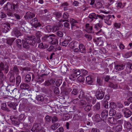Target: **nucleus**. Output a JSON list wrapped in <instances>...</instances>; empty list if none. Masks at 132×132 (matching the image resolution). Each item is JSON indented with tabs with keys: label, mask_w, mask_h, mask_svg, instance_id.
Here are the masks:
<instances>
[{
	"label": "nucleus",
	"mask_w": 132,
	"mask_h": 132,
	"mask_svg": "<svg viewBox=\"0 0 132 132\" xmlns=\"http://www.w3.org/2000/svg\"><path fill=\"white\" fill-rule=\"evenodd\" d=\"M122 111L124 113V117L126 118L130 117L132 114V112L127 108L123 109Z\"/></svg>",
	"instance_id": "1a4fd4ad"
},
{
	"label": "nucleus",
	"mask_w": 132,
	"mask_h": 132,
	"mask_svg": "<svg viewBox=\"0 0 132 132\" xmlns=\"http://www.w3.org/2000/svg\"><path fill=\"white\" fill-rule=\"evenodd\" d=\"M5 8L8 11L13 12L12 3L11 4L10 2H7L5 6Z\"/></svg>",
	"instance_id": "dca6fc26"
},
{
	"label": "nucleus",
	"mask_w": 132,
	"mask_h": 132,
	"mask_svg": "<svg viewBox=\"0 0 132 132\" xmlns=\"http://www.w3.org/2000/svg\"><path fill=\"white\" fill-rule=\"evenodd\" d=\"M36 98L38 101L42 102V103L44 102V98L43 96L41 95H37Z\"/></svg>",
	"instance_id": "cd10ccee"
},
{
	"label": "nucleus",
	"mask_w": 132,
	"mask_h": 132,
	"mask_svg": "<svg viewBox=\"0 0 132 132\" xmlns=\"http://www.w3.org/2000/svg\"><path fill=\"white\" fill-rule=\"evenodd\" d=\"M108 111L106 110H103L101 113V118L103 121L105 122L108 116Z\"/></svg>",
	"instance_id": "6e6552de"
},
{
	"label": "nucleus",
	"mask_w": 132,
	"mask_h": 132,
	"mask_svg": "<svg viewBox=\"0 0 132 132\" xmlns=\"http://www.w3.org/2000/svg\"><path fill=\"white\" fill-rule=\"evenodd\" d=\"M15 39V38H11L10 39H7L6 40V43L10 45H11Z\"/></svg>",
	"instance_id": "b1692460"
},
{
	"label": "nucleus",
	"mask_w": 132,
	"mask_h": 132,
	"mask_svg": "<svg viewBox=\"0 0 132 132\" xmlns=\"http://www.w3.org/2000/svg\"><path fill=\"white\" fill-rule=\"evenodd\" d=\"M43 42H47V35H45L42 38Z\"/></svg>",
	"instance_id": "13d9d810"
},
{
	"label": "nucleus",
	"mask_w": 132,
	"mask_h": 132,
	"mask_svg": "<svg viewBox=\"0 0 132 132\" xmlns=\"http://www.w3.org/2000/svg\"><path fill=\"white\" fill-rule=\"evenodd\" d=\"M78 93V90L76 89H74L71 92L72 94L75 95H77Z\"/></svg>",
	"instance_id": "bf43d9fd"
},
{
	"label": "nucleus",
	"mask_w": 132,
	"mask_h": 132,
	"mask_svg": "<svg viewBox=\"0 0 132 132\" xmlns=\"http://www.w3.org/2000/svg\"><path fill=\"white\" fill-rule=\"evenodd\" d=\"M69 17V14L67 12H65L64 13L63 15V18L64 19H68Z\"/></svg>",
	"instance_id": "e2e57ef3"
},
{
	"label": "nucleus",
	"mask_w": 132,
	"mask_h": 132,
	"mask_svg": "<svg viewBox=\"0 0 132 132\" xmlns=\"http://www.w3.org/2000/svg\"><path fill=\"white\" fill-rule=\"evenodd\" d=\"M41 129V127L40 124L35 123L34 124L31 130L33 132H38Z\"/></svg>",
	"instance_id": "0eeeda50"
},
{
	"label": "nucleus",
	"mask_w": 132,
	"mask_h": 132,
	"mask_svg": "<svg viewBox=\"0 0 132 132\" xmlns=\"http://www.w3.org/2000/svg\"><path fill=\"white\" fill-rule=\"evenodd\" d=\"M81 71L79 69H74L72 70L73 73L77 77L80 74Z\"/></svg>",
	"instance_id": "bb28decb"
},
{
	"label": "nucleus",
	"mask_w": 132,
	"mask_h": 132,
	"mask_svg": "<svg viewBox=\"0 0 132 132\" xmlns=\"http://www.w3.org/2000/svg\"><path fill=\"white\" fill-rule=\"evenodd\" d=\"M116 113V111L114 109H111L110 110L109 114L110 116H115Z\"/></svg>",
	"instance_id": "473e14b6"
},
{
	"label": "nucleus",
	"mask_w": 132,
	"mask_h": 132,
	"mask_svg": "<svg viewBox=\"0 0 132 132\" xmlns=\"http://www.w3.org/2000/svg\"><path fill=\"white\" fill-rule=\"evenodd\" d=\"M12 91V93L13 95L16 96L18 95L19 92V90L16 88H14Z\"/></svg>",
	"instance_id": "a19ab883"
},
{
	"label": "nucleus",
	"mask_w": 132,
	"mask_h": 132,
	"mask_svg": "<svg viewBox=\"0 0 132 132\" xmlns=\"http://www.w3.org/2000/svg\"><path fill=\"white\" fill-rule=\"evenodd\" d=\"M108 122L112 124H116L117 122L116 120L113 117L108 118Z\"/></svg>",
	"instance_id": "f3484780"
},
{
	"label": "nucleus",
	"mask_w": 132,
	"mask_h": 132,
	"mask_svg": "<svg viewBox=\"0 0 132 132\" xmlns=\"http://www.w3.org/2000/svg\"><path fill=\"white\" fill-rule=\"evenodd\" d=\"M14 127H9L7 128L6 130L7 132H13V129Z\"/></svg>",
	"instance_id": "338daca9"
},
{
	"label": "nucleus",
	"mask_w": 132,
	"mask_h": 132,
	"mask_svg": "<svg viewBox=\"0 0 132 132\" xmlns=\"http://www.w3.org/2000/svg\"><path fill=\"white\" fill-rule=\"evenodd\" d=\"M69 43L68 42L64 40V41L62 42H60V44L61 45L63 46H67Z\"/></svg>",
	"instance_id": "79ce46f5"
},
{
	"label": "nucleus",
	"mask_w": 132,
	"mask_h": 132,
	"mask_svg": "<svg viewBox=\"0 0 132 132\" xmlns=\"http://www.w3.org/2000/svg\"><path fill=\"white\" fill-rule=\"evenodd\" d=\"M86 81L89 84H92L93 82L92 79L90 76L86 77Z\"/></svg>",
	"instance_id": "7c9ffc66"
},
{
	"label": "nucleus",
	"mask_w": 132,
	"mask_h": 132,
	"mask_svg": "<svg viewBox=\"0 0 132 132\" xmlns=\"http://www.w3.org/2000/svg\"><path fill=\"white\" fill-rule=\"evenodd\" d=\"M20 87L21 89H28L29 86L28 84L24 83H21L20 85Z\"/></svg>",
	"instance_id": "6ab92c4d"
},
{
	"label": "nucleus",
	"mask_w": 132,
	"mask_h": 132,
	"mask_svg": "<svg viewBox=\"0 0 132 132\" xmlns=\"http://www.w3.org/2000/svg\"><path fill=\"white\" fill-rule=\"evenodd\" d=\"M81 74H82L83 76H86L88 73V71L86 70L82 69H81Z\"/></svg>",
	"instance_id": "3c124183"
},
{
	"label": "nucleus",
	"mask_w": 132,
	"mask_h": 132,
	"mask_svg": "<svg viewBox=\"0 0 132 132\" xmlns=\"http://www.w3.org/2000/svg\"><path fill=\"white\" fill-rule=\"evenodd\" d=\"M91 109V106L89 104H87L86 105L84 108L85 110L87 112L89 111Z\"/></svg>",
	"instance_id": "de8ad7c7"
},
{
	"label": "nucleus",
	"mask_w": 132,
	"mask_h": 132,
	"mask_svg": "<svg viewBox=\"0 0 132 132\" xmlns=\"http://www.w3.org/2000/svg\"><path fill=\"white\" fill-rule=\"evenodd\" d=\"M54 35H47V42H48L49 43H51V42L52 39L53 37L51 36H54Z\"/></svg>",
	"instance_id": "864d4df0"
},
{
	"label": "nucleus",
	"mask_w": 132,
	"mask_h": 132,
	"mask_svg": "<svg viewBox=\"0 0 132 132\" xmlns=\"http://www.w3.org/2000/svg\"><path fill=\"white\" fill-rule=\"evenodd\" d=\"M54 92L56 95L59 94L60 93V91L59 88L57 87H55L54 89Z\"/></svg>",
	"instance_id": "052dcab7"
},
{
	"label": "nucleus",
	"mask_w": 132,
	"mask_h": 132,
	"mask_svg": "<svg viewBox=\"0 0 132 132\" xmlns=\"http://www.w3.org/2000/svg\"><path fill=\"white\" fill-rule=\"evenodd\" d=\"M132 103V97H130L127 98L126 101L124 102L125 105L126 106H128L130 103Z\"/></svg>",
	"instance_id": "412c9836"
},
{
	"label": "nucleus",
	"mask_w": 132,
	"mask_h": 132,
	"mask_svg": "<svg viewBox=\"0 0 132 132\" xmlns=\"http://www.w3.org/2000/svg\"><path fill=\"white\" fill-rule=\"evenodd\" d=\"M59 28L57 26H54L52 27V32H55L59 30Z\"/></svg>",
	"instance_id": "603ef678"
},
{
	"label": "nucleus",
	"mask_w": 132,
	"mask_h": 132,
	"mask_svg": "<svg viewBox=\"0 0 132 132\" xmlns=\"http://www.w3.org/2000/svg\"><path fill=\"white\" fill-rule=\"evenodd\" d=\"M50 43L53 45L57 44L58 43L57 39L54 37H53Z\"/></svg>",
	"instance_id": "72a5a7b5"
},
{
	"label": "nucleus",
	"mask_w": 132,
	"mask_h": 132,
	"mask_svg": "<svg viewBox=\"0 0 132 132\" xmlns=\"http://www.w3.org/2000/svg\"><path fill=\"white\" fill-rule=\"evenodd\" d=\"M10 81L12 83V85H14L15 84V79L13 75H11L10 78Z\"/></svg>",
	"instance_id": "f704fd0d"
},
{
	"label": "nucleus",
	"mask_w": 132,
	"mask_h": 132,
	"mask_svg": "<svg viewBox=\"0 0 132 132\" xmlns=\"http://www.w3.org/2000/svg\"><path fill=\"white\" fill-rule=\"evenodd\" d=\"M79 44L77 42H75L74 46L73 47L74 49H73L74 50V52H79V50L78 48H75V47H79Z\"/></svg>",
	"instance_id": "2f4dec72"
},
{
	"label": "nucleus",
	"mask_w": 132,
	"mask_h": 132,
	"mask_svg": "<svg viewBox=\"0 0 132 132\" xmlns=\"http://www.w3.org/2000/svg\"><path fill=\"white\" fill-rule=\"evenodd\" d=\"M88 17L91 19V22L94 19H97L96 14L94 13H92L89 14Z\"/></svg>",
	"instance_id": "a211bd4d"
},
{
	"label": "nucleus",
	"mask_w": 132,
	"mask_h": 132,
	"mask_svg": "<svg viewBox=\"0 0 132 132\" xmlns=\"http://www.w3.org/2000/svg\"><path fill=\"white\" fill-rule=\"evenodd\" d=\"M13 31L16 36L18 37L22 35L23 32L25 31V29L23 27H21L14 28Z\"/></svg>",
	"instance_id": "f03ea898"
},
{
	"label": "nucleus",
	"mask_w": 132,
	"mask_h": 132,
	"mask_svg": "<svg viewBox=\"0 0 132 132\" xmlns=\"http://www.w3.org/2000/svg\"><path fill=\"white\" fill-rule=\"evenodd\" d=\"M117 105L114 102H111L110 103L109 108H111L112 109H114L116 108Z\"/></svg>",
	"instance_id": "ea45409f"
},
{
	"label": "nucleus",
	"mask_w": 132,
	"mask_h": 132,
	"mask_svg": "<svg viewBox=\"0 0 132 132\" xmlns=\"http://www.w3.org/2000/svg\"><path fill=\"white\" fill-rule=\"evenodd\" d=\"M76 76L73 73L69 76V79L71 80L74 81L76 79Z\"/></svg>",
	"instance_id": "5fc2aeb1"
},
{
	"label": "nucleus",
	"mask_w": 132,
	"mask_h": 132,
	"mask_svg": "<svg viewBox=\"0 0 132 132\" xmlns=\"http://www.w3.org/2000/svg\"><path fill=\"white\" fill-rule=\"evenodd\" d=\"M125 126L127 129H130L132 128L131 124L128 122H126L125 123Z\"/></svg>",
	"instance_id": "58836bf2"
},
{
	"label": "nucleus",
	"mask_w": 132,
	"mask_h": 132,
	"mask_svg": "<svg viewBox=\"0 0 132 132\" xmlns=\"http://www.w3.org/2000/svg\"><path fill=\"white\" fill-rule=\"evenodd\" d=\"M46 29L47 31L48 32H50L51 31H52V27L51 26H47L46 27Z\"/></svg>",
	"instance_id": "8fccbe9b"
},
{
	"label": "nucleus",
	"mask_w": 132,
	"mask_h": 132,
	"mask_svg": "<svg viewBox=\"0 0 132 132\" xmlns=\"http://www.w3.org/2000/svg\"><path fill=\"white\" fill-rule=\"evenodd\" d=\"M122 117V114L120 113H116L115 117L117 119H119L121 118Z\"/></svg>",
	"instance_id": "680f3d73"
},
{
	"label": "nucleus",
	"mask_w": 132,
	"mask_h": 132,
	"mask_svg": "<svg viewBox=\"0 0 132 132\" xmlns=\"http://www.w3.org/2000/svg\"><path fill=\"white\" fill-rule=\"evenodd\" d=\"M11 119L12 124L16 126L19 125L20 121L18 118L13 117L12 118H11Z\"/></svg>",
	"instance_id": "9d476101"
},
{
	"label": "nucleus",
	"mask_w": 132,
	"mask_h": 132,
	"mask_svg": "<svg viewBox=\"0 0 132 132\" xmlns=\"http://www.w3.org/2000/svg\"><path fill=\"white\" fill-rule=\"evenodd\" d=\"M60 124L58 123H54L51 126V128L53 130H54L57 129L59 126Z\"/></svg>",
	"instance_id": "c85d7f7f"
},
{
	"label": "nucleus",
	"mask_w": 132,
	"mask_h": 132,
	"mask_svg": "<svg viewBox=\"0 0 132 132\" xmlns=\"http://www.w3.org/2000/svg\"><path fill=\"white\" fill-rule=\"evenodd\" d=\"M62 80L59 79L58 80L55 82V84L56 86L59 87L62 84Z\"/></svg>",
	"instance_id": "49530a36"
},
{
	"label": "nucleus",
	"mask_w": 132,
	"mask_h": 132,
	"mask_svg": "<svg viewBox=\"0 0 132 132\" xmlns=\"http://www.w3.org/2000/svg\"><path fill=\"white\" fill-rule=\"evenodd\" d=\"M104 93L101 89L98 90L96 92L95 96L98 100H102L104 97Z\"/></svg>",
	"instance_id": "423d86ee"
},
{
	"label": "nucleus",
	"mask_w": 132,
	"mask_h": 132,
	"mask_svg": "<svg viewBox=\"0 0 132 132\" xmlns=\"http://www.w3.org/2000/svg\"><path fill=\"white\" fill-rule=\"evenodd\" d=\"M12 6H13V12L14 11L15 9H17L19 6L18 3H16L15 4L12 3Z\"/></svg>",
	"instance_id": "4d7b16f0"
},
{
	"label": "nucleus",
	"mask_w": 132,
	"mask_h": 132,
	"mask_svg": "<svg viewBox=\"0 0 132 132\" xmlns=\"http://www.w3.org/2000/svg\"><path fill=\"white\" fill-rule=\"evenodd\" d=\"M125 65L122 64H117L115 65V69L118 71H120L123 70L125 68Z\"/></svg>",
	"instance_id": "ddd939ff"
},
{
	"label": "nucleus",
	"mask_w": 132,
	"mask_h": 132,
	"mask_svg": "<svg viewBox=\"0 0 132 132\" xmlns=\"http://www.w3.org/2000/svg\"><path fill=\"white\" fill-rule=\"evenodd\" d=\"M30 23L33 27L35 28L41 26V24L38 22L37 18H35L30 21Z\"/></svg>",
	"instance_id": "39448f33"
},
{
	"label": "nucleus",
	"mask_w": 132,
	"mask_h": 132,
	"mask_svg": "<svg viewBox=\"0 0 132 132\" xmlns=\"http://www.w3.org/2000/svg\"><path fill=\"white\" fill-rule=\"evenodd\" d=\"M103 105L104 106L106 109H108V102L106 101H105L104 102Z\"/></svg>",
	"instance_id": "6e6d98bb"
},
{
	"label": "nucleus",
	"mask_w": 132,
	"mask_h": 132,
	"mask_svg": "<svg viewBox=\"0 0 132 132\" xmlns=\"http://www.w3.org/2000/svg\"><path fill=\"white\" fill-rule=\"evenodd\" d=\"M61 70L62 73H66L67 71V67L65 65H62L61 67Z\"/></svg>",
	"instance_id": "c9c22d12"
},
{
	"label": "nucleus",
	"mask_w": 132,
	"mask_h": 132,
	"mask_svg": "<svg viewBox=\"0 0 132 132\" xmlns=\"http://www.w3.org/2000/svg\"><path fill=\"white\" fill-rule=\"evenodd\" d=\"M16 44H17V46L19 48H21L22 47V46L21 40L20 39L16 40Z\"/></svg>",
	"instance_id": "e433bc0d"
},
{
	"label": "nucleus",
	"mask_w": 132,
	"mask_h": 132,
	"mask_svg": "<svg viewBox=\"0 0 132 132\" xmlns=\"http://www.w3.org/2000/svg\"><path fill=\"white\" fill-rule=\"evenodd\" d=\"M20 70L21 71H29L30 70L31 68L28 67H20Z\"/></svg>",
	"instance_id": "4c0bfd02"
},
{
	"label": "nucleus",
	"mask_w": 132,
	"mask_h": 132,
	"mask_svg": "<svg viewBox=\"0 0 132 132\" xmlns=\"http://www.w3.org/2000/svg\"><path fill=\"white\" fill-rule=\"evenodd\" d=\"M47 75V74H44L40 76H38L36 78L35 80L37 82L41 83L44 81V76H46Z\"/></svg>",
	"instance_id": "9b49d317"
},
{
	"label": "nucleus",
	"mask_w": 132,
	"mask_h": 132,
	"mask_svg": "<svg viewBox=\"0 0 132 132\" xmlns=\"http://www.w3.org/2000/svg\"><path fill=\"white\" fill-rule=\"evenodd\" d=\"M13 87L11 85L8 86L6 88H5L4 90H2L4 95H8L12 93V91L14 89Z\"/></svg>",
	"instance_id": "20e7f679"
},
{
	"label": "nucleus",
	"mask_w": 132,
	"mask_h": 132,
	"mask_svg": "<svg viewBox=\"0 0 132 132\" xmlns=\"http://www.w3.org/2000/svg\"><path fill=\"white\" fill-rule=\"evenodd\" d=\"M18 67V66L14 65L13 68V72L14 73L17 75L19 74V71Z\"/></svg>",
	"instance_id": "a878e982"
},
{
	"label": "nucleus",
	"mask_w": 132,
	"mask_h": 132,
	"mask_svg": "<svg viewBox=\"0 0 132 132\" xmlns=\"http://www.w3.org/2000/svg\"><path fill=\"white\" fill-rule=\"evenodd\" d=\"M100 109V104L99 102H97L94 106L93 110L95 111H98Z\"/></svg>",
	"instance_id": "aec40b11"
},
{
	"label": "nucleus",
	"mask_w": 132,
	"mask_h": 132,
	"mask_svg": "<svg viewBox=\"0 0 132 132\" xmlns=\"http://www.w3.org/2000/svg\"><path fill=\"white\" fill-rule=\"evenodd\" d=\"M79 48L81 53H85V48L84 46L82 44L79 45Z\"/></svg>",
	"instance_id": "5701e85b"
},
{
	"label": "nucleus",
	"mask_w": 132,
	"mask_h": 132,
	"mask_svg": "<svg viewBox=\"0 0 132 132\" xmlns=\"http://www.w3.org/2000/svg\"><path fill=\"white\" fill-rule=\"evenodd\" d=\"M78 97L80 99H86L88 103L90 102L91 98H92L89 94H87L85 95V93L82 91L80 92Z\"/></svg>",
	"instance_id": "7ed1b4c3"
},
{
	"label": "nucleus",
	"mask_w": 132,
	"mask_h": 132,
	"mask_svg": "<svg viewBox=\"0 0 132 132\" xmlns=\"http://www.w3.org/2000/svg\"><path fill=\"white\" fill-rule=\"evenodd\" d=\"M85 37L87 38L88 40H90L92 38V36L86 34L85 36Z\"/></svg>",
	"instance_id": "69168bd1"
},
{
	"label": "nucleus",
	"mask_w": 132,
	"mask_h": 132,
	"mask_svg": "<svg viewBox=\"0 0 132 132\" xmlns=\"http://www.w3.org/2000/svg\"><path fill=\"white\" fill-rule=\"evenodd\" d=\"M31 76L29 74L26 75L25 78V81L26 83H29L31 80Z\"/></svg>",
	"instance_id": "393cba45"
},
{
	"label": "nucleus",
	"mask_w": 132,
	"mask_h": 132,
	"mask_svg": "<svg viewBox=\"0 0 132 132\" xmlns=\"http://www.w3.org/2000/svg\"><path fill=\"white\" fill-rule=\"evenodd\" d=\"M95 117L97 121L98 122H99L101 120L102 118L100 117V115L98 114H96L95 115Z\"/></svg>",
	"instance_id": "09e8293b"
},
{
	"label": "nucleus",
	"mask_w": 132,
	"mask_h": 132,
	"mask_svg": "<svg viewBox=\"0 0 132 132\" xmlns=\"http://www.w3.org/2000/svg\"><path fill=\"white\" fill-rule=\"evenodd\" d=\"M78 80L80 82H83L85 80V78L84 76L80 75L78 78Z\"/></svg>",
	"instance_id": "37998d69"
},
{
	"label": "nucleus",
	"mask_w": 132,
	"mask_h": 132,
	"mask_svg": "<svg viewBox=\"0 0 132 132\" xmlns=\"http://www.w3.org/2000/svg\"><path fill=\"white\" fill-rule=\"evenodd\" d=\"M56 19H59L62 16V14L61 13L59 12H55L53 13Z\"/></svg>",
	"instance_id": "c756f323"
},
{
	"label": "nucleus",
	"mask_w": 132,
	"mask_h": 132,
	"mask_svg": "<svg viewBox=\"0 0 132 132\" xmlns=\"http://www.w3.org/2000/svg\"><path fill=\"white\" fill-rule=\"evenodd\" d=\"M28 120L30 122L32 123L34 121V118L32 116H29L28 117Z\"/></svg>",
	"instance_id": "774afa93"
},
{
	"label": "nucleus",
	"mask_w": 132,
	"mask_h": 132,
	"mask_svg": "<svg viewBox=\"0 0 132 132\" xmlns=\"http://www.w3.org/2000/svg\"><path fill=\"white\" fill-rule=\"evenodd\" d=\"M35 39V37L34 36H27L26 38H24L22 40L23 47L26 49L28 50L30 48L29 45L34 46L36 44Z\"/></svg>",
	"instance_id": "f257e3e1"
},
{
	"label": "nucleus",
	"mask_w": 132,
	"mask_h": 132,
	"mask_svg": "<svg viewBox=\"0 0 132 132\" xmlns=\"http://www.w3.org/2000/svg\"><path fill=\"white\" fill-rule=\"evenodd\" d=\"M109 85L110 87L112 88H116L117 87V85H114L112 82H109Z\"/></svg>",
	"instance_id": "a18cd8bd"
},
{
	"label": "nucleus",
	"mask_w": 132,
	"mask_h": 132,
	"mask_svg": "<svg viewBox=\"0 0 132 132\" xmlns=\"http://www.w3.org/2000/svg\"><path fill=\"white\" fill-rule=\"evenodd\" d=\"M21 82V78L20 76H18L16 78L15 85L17 86H18Z\"/></svg>",
	"instance_id": "4be33fe9"
},
{
	"label": "nucleus",
	"mask_w": 132,
	"mask_h": 132,
	"mask_svg": "<svg viewBox=\"0 0 132 132\" xmlns=\"http://www.w3.org/2000/svg\"><path fill=\"white\" fill-rule=\"evenodd\" d=\"M8 106L10 107L11 111L12 110H15L16 109V106L17 104L14 103H7Z\"/></svg>",
	"instance_id": "2eb2a0df"
},
{
	"label": "nucleus",
	"mask_w": 132,
	"mask_h": 132,
	"mask_svg": "<svg viewBox=\"0 0 132 132\" xmlns=\"http://www.w3.org/2000/svg\"><path fill=\"white\" fill-rule=\"evenodd\" d=\"M2 109L3 110L6 111L7 112H9L11 111L10 109L8 108L6 106V104L3 105L2 107Z\"/></svg>",
	"instance_id": "c03bdc74"
},
{
	"label": "nucleus",
	"mask_w": 132,
	"mask_h": 132,
	"mask_svg": "<svg viewBox=\"0 0 132 132\" xmlns=\"http://www.w3.org/2000/svg\"><path fill=\"white\" fill-rule=\"evenodd\" d=\"M97 82L100 86H101L102 85V80L100 78H98L97 79Z\"/></svg>",
	"instance_id": "0e129e2a"
},
{
	"label": "nucleus",
	"mask_w": 132,
	"mask_h": 132,
	"mask_svg": "<svg viewBox=\"0 0 132 132\" xmlns=\"http://www.w3.org/2000/svg\"><path fill=\"white\" fill-rule=\"evenodd\" d=\"M35 16V14L28 12L26 13V15L24 16V18L26 19H30L34 17Z\"/></svg>",
	"instance_id": "f8f14e48"
},
{
	"label": "nucleus",
	"mask_w": 132,
	"mask_h": 132,
	"mask_svg": "<svg viewBox=\"0 0 132 132\" xmlns=\"http://www.w3.org/2000/svg\"><path fill=\"white\" fill-rule=\"evenodd\" d=\"M112 129L116 132L121 131L122 130V126L121 125H118L116 126H113Z\"/></svg>",
	"instance_id": "4468645a"
}]
</instances>
